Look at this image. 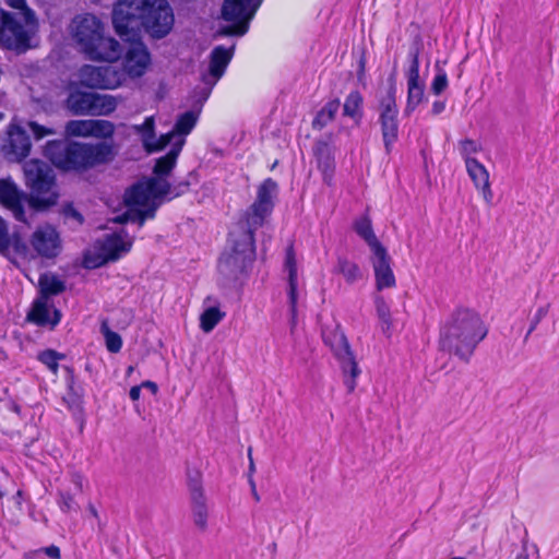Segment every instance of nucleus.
Returning <instances> with one entry per match:
<instances>
[{
  "instance_id": "ddd939ff",
  "label": "nucleus",
  "mask_w": 559,
  "mask_h": 559,
  "mask_svg": "<svg viewBox=\"0 0 559 559\" xmlns=\"http://www.w3.org/2000/svg\"><path fill=\"white\" fill-rule=\"evenodd\" d=\"M99 250L98 257L93 260L88 254L84 258V265L88 269L100 266L108 261H116L122 254L130 251L132 239L124 231L106 235L96 242Z\"/></svg>"
},
{
  "instance_id": "c756f323",
  "label": "nucleus",
  "mask_w": 559,
  "mask_h": 559,
  "mask_svg": "<svg viewBox=\"0 0 559 559\" xmlns=\"http://www.w3.org/2000/svg\"><path fill=\"white\" fill-rule=\"evenodd\" d=\"M354 229L367 242L371 252L378 250V248H383L373 233L371 221L368 216L357 219L354 224Z\"/></svg>"
},
{
  "instance_id": "7c9ffc66",
  "label": "nucleus",
  "mask_w": 559,
  "mask_h": 559,
  "mask_svg": "<svg viewBox=\"0 0 559 559\" xmlns=\"http://www.w3.org/2000/svg\"><path fill=\"white\" fill-rule=\"evenodd\" d=\"M340 105L341 104L338 99H332L326 103L313 119L312 128L322 130L325 126H328L335 118V115L340 109Z\"/></svg>"
},
{
  "instance_id": "423d86ee",
  "label": "nucleus",
  "mask_w": 559,
  "mask_h": 559,
  "mask_svg": "<svg viewBox=\"0 0 559 559\" xmlns=\"http://www.w3.org/2000/svg\"><path fill=\"white\" fill-rule=\"evenodd\" d=\"M26 186L31 189L29 204L36 209H46L57 202L55 174L45 162L32 159L24 165Z\"/></svg>"
},
{
  "instance_id": "58836bf2",
  "label": "nucleus",
  "mask_w": 559,
  "mask_h": 559,
  "mask_svg": "<svg viewBox=\"0 0 559 559\" xmlns=\"http://www.w3.org/2000/svg\"><path fill=\"white\" fill-rule=\"evenodd\" d=\"M132 129L141 135L142 144L145 147L150 145L155 138V119L153 116L146 117L142 124H134Z\"/></svg>"
},
{
  "instance_id": "c85d7f7f",
  "label": "nucleus",
  "mask_w": 559,
  "mask_h": 559,
  "mask_svg": "<svg viewBox=\"0 0 559 559\" xmlns=\"http://www.w3.org/2000/svg\"><path fill=\"white\" fill-rule=\"evenodd\" d=\"M117 99L107 94H92L90 116H108L117 108Z\"/></svg>"
},
{
  "instance_id": "bf43d9fd",
  "label": "nucleus",
  "mask_w": 559,
  "mask_h": 559,
  "mask_svg": "<svg viewBox=\"0 0 559 559\" xmlns=\"http://www.w3.org/2000/svg\"><path fill=\"white\" fill-rule=\"evenodd\" d=\"M248 457H249V476H252V474L255 471V466H254L253 459H252V449L251 448L248 449Z\"/></svg>"
},
{
  "instance_id": "a211bd4d",
  "label": "nucleus",
  "mask_w": 559,
  "mask_h": 559,
  "mask_svg": "<svg viewBox=\"0 0 559 559\" xmlns=\"http://www.w3.org/2000/svg\"><path fill=\"white\" fill-rule=\"evenodd\" d=\"M31 141L27 133L20 127L11 126L8 130V138L2 145V153L10 162H21L28 156Z\"/></svg>"
},
{
  "instance_id": "c9c22d12",
  "label": "nucleus",
  "mask_w": 559,
  "mask_h": 559,
  "mask_svg": "<svg viewBox=\"0 0 559 559\" xmlns=\"http://www.w3.org/2000/svg\"><path fill=\"white\" fill-rule=\"evenodd\" d=\"M225 317L217 307H210L200 317V326L205 332H211Z\"/></svg>"
},
{
  "instance_id": "412c9836",
  "label": "nucleus",
  "mask_w": 559,
  "mask_h": 559,
  "mask_svg": "<svg viewBox=\"0 0 559 559\" xmlns=\"http://www.w3.org/2000/svg\"><path fill=\"white\" fill-rule=\"evenodd\" d=\"M411 66L407 71V103L405 115H411L416 107L423 102L425 94V83L419 79V61L418 53H411Z\"/></svg>"
},
{
  "instance_id": "9b49d317",
  "label": "nucleus",
  "mask_w": 559,
  "mask_h": 559,
  "mask_svg": "<svg viewBox=\"0 0 559 559\" xmlns=\"http://www.w3.org/2000/svg\"><path fill=\"white\" fill-rule=\"evenodd\" d=\"M396 86L394 75L389 78L386 95L380 102V124L385 152L392 151L393 143L397 140V106L395 100Z\"/></svg>"
},
{
  "instance_id": "1a4fd4ad",
  "label": "nucleus",
  "mask_w": 559,
  "mask_h": 559,
  "mask_svg": "<svg viewBox=\"0 0 559 559\" xmlns=\"http://www.w3.org/2000/svg\"><path fill=\"white\" fill-rule=\"evenodd\" d=\"M262 0H225L222 7V17L233 25L222 27L217 34L221 36H243L249 28Z\"/></svg>"
},
{
  "instance_id": "052dcab7",
  "label": "nucleus",
  "mask_w": 559,
  "mask_h": 559,
  "mask_svg": "<svg viewBox=\"0 0 559 559\" xmlns=\"http://www.w3.org/2000/svg\"><path fill=\"white\" fill-rule=\"evenodd\" d=\"M88 509L93 516L98 518L97 510L95 509L94 506L91 504Z\"/></svg>"
},
{
  "instance_id": "c03bdc74",
  "label": "nucleus",
  "mask_w": 559,
  "mask_h": 559,
  "mask_svg": "<svg viewBox=\"0 0 559 559\" xmlns=\"http://www.w3.org/2000/svg\"><path fill=\"white\" fill-rule=\"evenodd\" d=\"M479 151L480 146L473 140L466 139L460 143V153L463 156L465 164H467V159H475L472 155Z\"/></svg>"
},
{
  "instance_id": "393cba45",
  "label": "nucleus",
  "mask_w": 559,
  "mask_h": 559,
  "mask_svg": "<svg viewBox=\"0 0 559 559\" xmlns=\"http://www.w3.org/2000/svg\"><path fill=\"white\" fill-rule=\"evenodd\" d=\"M285 270L288 275V299L290 305V311L293 319L296 317L297 312V262L295 258V252L293 246H289L286 250V259H285Z\"/></svg>"
},
{
  "instance_id": "8fccbe9b",
  "label": "nucleus",
  "mask_w": 559,
  "mask_h": 559,
  "mask_svg": "<svg viewBox=\"0 0 559 559\" xmlns=\"http://www.w3.org/2000/svg\"><path fill=\"white\" fill-rule=\"evenodd\" d=\"M28 128L36 139H43L46 135L55 134L52 129L45 128L35 121L28 122Z\"/></svg>"
},
{
  "instance_id": "72a5a7b5",
  "label": "nucleus",
  "mask_w": 559,
  "mask_h": 559,
  "mask_svg": "<svg viewBox=\"0 0 559 559\" xmlns=\"http://www.w3.org/2000/svg\"><path fill=\"white\" fill-rule=\"evenodd\" d=\"M335 271L343 275L348 284H354L361 277L359 266L345 258H338Z\"/></svg>"
},
{
  "instance_id": "f257e3e1",
  "label": "nucleus",
  "mask_w": 559,
  "mask_h": 559,
  "mask_svg": "<svg viewBox=\"0 0 559 559\" xmlns=\"http://www.w3.org/2000/svg\"><path fill=\"white\" fill-rule=\"evenodd\" d=\"M277 189L273 179H265L258 188L255 201L230 231L228 246L218 261V272L226 281L237 280L252 265L255 259L254 231L271 215Z\"/></svg>"
},
{
  "instance_id": "79ce46f5",
  "label": "nucleus",
  "mask_w": 559,
  "mask_h": 559,
  "mask_svg": "<svg viewBox=\"0 0 559 559\" xmlns=\"http://www.w3.org/2000/svg\"><path fill=\"white\" fill-rule=\"evenodd\" d=\"M177 140H178V135L176 134V132L174 130H171L170 132L160 135L158 139H156V136L153 138L150 145L147 147H145V151L147 153L162 151L168 144H171V146H173Z\"/></svg>"
},
{
  "instance_id": "7ed1b4c3",
  "label": "nucleus",
  "mask_w": 559,
  "mask_h": 559,
  "mask_svg": "<svg viewBox=\"0 0 559 559\" xmlns=\"http://www.w3.org/2000/svg\"><path fill=\"white\" fill-rule=\"evenodd\" d=\"M45 156L63 171L82 173L110 163L116 152L114 145L108 142L83 143L59 140L46 144Z\"/></svg>"
},
{
  "instance_id": "6ab92c4d",
  "label": "nucleus",
  "mask_w": 559,
  "mask_h": 559,
  "mask_svg": "<svg viewBox=\"0 0 559 559\" xmlns=\"http://www.w3.org/2000/svg\"><path fill=\"white\" fill-rule=\"evenodd\" d=\"M370 261L374 272L377 290L381 292L385 288L394 287L396 285V281L391 267V257L386 249L383 247L372 251Z\"/></svg>"
},
{
  "instance_id": "37998d69",
  "label": "nucleus",
  "mask_w": 559,
  "mask_h": 559,
  "mask_svg": "<svg viewBox=\"0 0 559 559\" xmlns=\"http://www.w3.org/2000/svg\"><path fill=\"white\" fill-rule=\"evenodd\" d=\"M63 358V355L52 349H46L38 355L39 361L46 365L53 373L58 372V361Z\"/></svg>"
},
{
  "instance_id": "a18cd8bd",
  "label": "nucleus",
  "mask_w": 559,
  "mask_h": 559,
  "mask_svg": "<svg viewBox=\"0 0 559 559\" xmlns=\"http://www.w3.org/2000/svg\"><path fill=\"white\" fill-rule=\"evenodd\" d=\"M448 87V76L444 70L438 69V72L431 83V91L436 95H440Z\"/></svg>"
},
{
  "instance_id": "4d7b16f0",
  "label": "nucleus",
  "mask_w": 559,
  "mask_h": 559,
  "mask_svg": "<svg viewBox=\"0 0 559 559\" xmlns=\"http://www.w3.org/2000/svg\"><path fill=\"white\" fill-rule=\"evenodd\" d=\"M141 385H135L130 389L129 395L132 401H138L141 394Z\"/></svg>"
},
{
  "instance_id": "4c0bfd02",
  "label": "nucleus",
  "mask_w": 559,
  "mask_h": 559,
  "mask_svg": "<svg viewBox=\"0 0 559 559\" xmlns=\"http://www.w3.org/2000/svg\"><path fill=\"white\" fill-rule=\"evenodd\" d=\"M92 120H70L64 127L68 136H91Z\"/></svg>"
},
{
  "instance_id": "13d9d810",
  "label": "nucleus",
  "mask_w": 559,
  "mask_h": 559,
  "mask_svg": "<svg viewBox=\"0 0 559 559\" xmlns=\"http://www.w3.org/2000/svg\"><path fill=\"white\" fill-rule=\"evenodd\" d=\"M141 388H147L152 391L153 394H156L157 393V384L153 381H150V380H146L144 382H142L141 384Z\"/></svg>"
},
{
  "instance_id": "49530a36",
  "label": "nucleus",
  "mask_w": 559,
  "mask_h": 559,
  "mask_svg": "<svg viewBox=\"0 0 559 559\" xmlns=\"http://www.w3.org/2000/svg\"><path fill=\"white\" fill-rule=\"evenodd\" d=\"M12 239L9 235L7 223L0 217V252L4 253L11 246Z\"/></svg>"
},
{
  "instance_id": "f8f14e48",
  "label": "nucleus",
  "mask_w": 559,
  "mask_h": 559,
  "mask_svg": "<svg viewBox=\"0 0 559 559\" xmlns=\"http://www.w3.org/2000/svg\"><path fill=\"white\" fill-rule=\"evenodd\" d=\"M173 9L167 0H147L142 27L153 37L163 38L174 26Z\"/></svg>"
},
{
  "instance_id": "680f3d73",
  "label": "nucleus",
  "mask_w": 559,
  "mask_h": 559,
  "mask_svg": "<svg viewBox=\"0 0 559 559\" xmlns=\"http://www.w3.org/2000/svg\"><path fill=\"white\" fill-rule=\"evenodd\" d=\"M249 484H250V487H251V490L254 491L255 489V483L252 478V476H249Z\"/></svg>"
},
{
  "instance_id": "6e6d98bb",
  "label": "nucleus",
  "mask_w": 559,
  "mask_h": 559,
  "mask_svg": "<svg viewBox=\"0 0 559 559\" xmlns=\"http://www.w3.org/2000/svg\"><path fill=\"white\" fill-rule=\"evenodd\" d=\"M444 108H445L444 102L436 100L432 104L431 112H432V115H439V114H441L444 110Z\"/></svg>"
},
{
  "instance_id": "20e7f679",
  "label": "nucleus",
  "mask_w": 559,
  "mask_h": 559,
  "mask_svg": "<svg viewBox=\"0 0 559 559\" xmlns=\"http://www.w3.org/2000/svg\"><path fill=\"white\" fill-rule=\"evenodd\" d=\"M70 33L81 50L93 60L114 62L122 53L119 41L105 36L104 25L95 15L75 16L70 24Z\"/></svg>"
},
{
  "instance_id": "09e8293b",
  "label": "nucleus",
  "mask_w": 559,
  "mask_h": 559,
  "mask_svg": "<svg viewBox=\"0 0 559 559\" xmlns=\"http://www.w3.org/2000/svg\"><path fill=\"white\" fill-rule=\"evenodd\" d=\"M548 309H549V306L546 305V306L539 307L536 310V313L534 314V317H533V319L531 321V325H530V329H528V331L526 333L525 338H527L531 335V333L536 329L538 323L547 316Z\"/></svg>"
},
{
  "instance_id": "9d476101",
  "label": "nucleus",
  "mask_w": 559,
  "mask_h": 559,
  "mask_svg": "<svg viewBox=\"0 0 559 559\" xmlns=\"http://www.w3.org/2000/svg\"><path fill=\"white\" fill-rule=\"evenodd\" d=\"M147 0H119L112 12V24L122 38L138 37L142 27Z\"/></svg>"
},
{
  "instance_id": "2eb2a0df",
  "label": "nucleus",
  "mask_w": 559,
  "mask_h": 559,
  "mask_svg": "<svg viewBox=\"0 0 559 559\" xmlns=\"http://www.w3.org/2000/svg\"><path fill=\"white\" fill-rule=\"evenodd\" d=\"M191 509L194 525L202 532L207 528L209 508L203 492L201 474L198 471L188 474Z\"/></svg>"
},
{
  "instance_id": "2f4dec72",
  "label": "nucleus",
  "mask_w": 559,
  "mask_h": 559,
  "mask_svg": "<svg viewBox=\"0 0 559 559\" xmlns=\"http://www.w3.org/2000/svg\"><path fill=\"white\" fill-rule=\"evenodd\" d=\"M40 295L49 298L51 295H58L66 289L64 283L53 274H43L38 281Z\"/></svg>"
},
{
  "instance_id": "4468645a",
  "label": "nucleus",
  "mask_w": 559,
  "mask_h": 559,
  "mask_svg": "<svg viewBox=\"0 0 559 559\" xmlns=\"http://www.w3.org/2000/svg\"><path fill=\"white\" fill-rule=\"evenodd\" d=\"M82 84L91 88L112 90L121 84V74L115 67L84 66L80 71Z\"/></svg>"
},
{
  "instance_id": "a19ab883",
  "label": "nucleus",
  "mask_w": 559,
  "mask_h": 559,
  "mask_svg": "<svg viewBox=\"0 0 559 559\" xmlns=\"http://www.w3.org/2000/svg\"><path fill=\"white\" fill-rule=\"evenodd\" d=\"M115 133V124L108 120H92L91 136L110 139Z\"/></svg>"
},
{
  "instance_id": "bb28decb",
  "label": "nucleus",
  "mask_w": 559,
  "mask_h": 559,
  "mask_svg": "<svg viewBox=\"0 0 559 559\" xmlns=\"http://www.w3.org/2000/svg\"><path fill=\"white\" fill-rule=\"evenodd\" d=\"M314 155L317 157L318 166L323 174V180L330 185L334 170V158L329 144L318 141L314 145Z\"/></svg>"
},
{
  "instance_id": "6e6552de",
  "label": "nucleus",
  "mask_w": 559,
  "mask_h": 559,
  "mask_svg": "<svg viewBox=\"0 0 559 559\" xmlns=\"http://www.w3.org/2000/svg\"><path fill=\"white\" fill-rule=\"evenodd\" d=\"M322 338L324 344L330 347L334 357L340 362L344 384L348 393L354 392L356 388V379L360 374V369L340 324L336 322L325 324L322 328Z\"/></svg>"
},
{
  "instance_id": "e2e57ef3",
  "label": "nucleus",
  "mask_w": 559,
  "mask_h": 559,
  "mask_svg": "<svg viewBox=\"0 0 559 559\" xmlns=\"http://www.w3.org/2000/svg\"><path fill=\"white\" fill-rule=\"evenodd\" d=\"M252 495H253V498H254L255 501L260 500V496L257 492V488L254 489V491H252Z\"/></svg>"
},
{
  "instance_id": "aec40b11",
  "label": "nucleus",
  "mask_w": 559,
  "mask_h": 559,
  "mask_svg": "<svg viewBox=\"0 0 559 559\" xmlns=\"http://www.w3.org/2000/svg\"><path fill=\"white\" fill-rule=\"evenodd\" d=\"M26 320L39 326L55 328L61 320V313L47 296H38L26 314Z\"/></svg>"
},
{
  "instance_id": "864d4df0",
  "label": "nucleus",
  "mask_w": 559,
  "mask_h": 559,
  "mask_svg": "<svg viewBox=\"0 0 559 559\" xmlns=\"http://www.w3.org/2000/svg\"><path fill=\"white\" fill-rule=\"evenodd\" d=\"M44 552L52 559H60V549L55 545L46 547Z\"/></svg>"
},
{
  "instance_id": "603ef678",
  "label": "nucleus",
  "mask_w": 559,
  "mask_h": 559,
  "mask_svg": "<svg viewBox=\"0 0 559 559\" xmlns=\"http://www.w3.org/2000/svg\"><path fill=\"white\" fill-rule=\"evenodd\" d=\"M64 215L67 217L74 218L80 224H82V222H83L82 215L72 206H68L64 209Z\"/></svg>"
},
{
  "instance_id": "f03ea898",
  "label": "nucleus",
  "mask_w": 559,
  "mask_h": 559,
  "mask_svg": "<svg viewBox=\"0 0 559 559\" xmlns=\"http://www.w3.org/2000/svg\"><path fill=\"white\" fill-rule=\"evenodd\" d=\"M488 328L480 316L468 308H457L440 330V349L468 362Z\"/></svg>"
},
{
  "instance_id": "e433bc0d",
  "label": "nucleus",
  "mask_w": 559,
  "mask_h": 559,
  "mask_svg": "<svg viewBox=\"0 0 559 559\" xmlns=\"http://www.w3.org/2000/svg\"><path fill=\"white\" fill-rule=\"evenodd\" d=\"M197 120H198V116L193 111H187V112L182 114L178 118V120L173 129L176 132V134L178 135V139L185 140V136L187 134H189L191 132V130L194 128Z\"/></svg>"
},
{
  "instance_id": "69168bd1",
  "label": "nucleus",
  "mask_w": 559,
  "mask_h": 559,
  "mask_svg": "<svg viewBox=\"0 0 559 559\" xmlns=\"http://www.w3.org/2000/svg\"><path fill=\"white\" fill-rule=\"evenodd\" d=\"M134 368L132 366H130L127 370V373L128 374H131L133 372Z\"/></svg>"
},
{
  "instance_id": "4be33fe9",
  "label": "nucleus",
  "mask_w": 559,
  "mask_h": 559,
  "mask_svg": "<svg viewBox=\"0 0 559 559\" xmlns=\"http://www.w3.org/2000/svg\"><path fill=\"white\" fill-rule=\"evenodd\" d=\"M0 203L10 210L17 221L26 223L22 192L10 178L0 179Z\"/></svg>"
},
{
  "instance_id": "f704fd0d",
  "label": "nucleus",
  "mask_w": 559,
  "mask_h": 559,
  "mask_svg": "<svg viewBox=\"0 0 559 559\" xmlns=\"http://www.w3.org/2000/svg\"><path fill=\"white\" fill-rule=\"evenodd\" d=\"M374 306L378 319L381 323V329L385 334H390V330L392 328V317L391 310L383 296L376 295L374 296Z\"/></svg>"
},
{
  "instance_id": "ea45409f",
  "label": "nucleus",
  "mask_w": 559,
  "mask_h": 559,
  "mask_svg": "<svg viewBox=\"0 0 559 559\" xmlns=\"http://www.w3.org/2000/svg\"><path fill=\"white\" fill-rule=\"evenodd\" d=\"M100 332L105 337L107 349L110 353H118L122 347V338L118 333L110 330L107 320L102 322Z\"/></svg>"
},
{
  "instance_id": "5fc2aeb1",
  "label": "nucleus",
  "mask_w": 559,
  "mask_h": 559,
  "mask_svg": "<svg viewBox=\"0 0 559 559\" xmlns=\"http://www.w3.org/2000/svg\"><path fill=\"white\" fill-rule=\"evenodd\" d=\"M5 3L14 9H19L20 11L29 10L25 5V0H5Z\"/></svg>"
},
{
  "instance_id": "3c124183",
  "label": "nucleus",
  "mask_w": 559,
  "mask_h": 559,
  "mask_svg": "<svg viewBox=\"0 0 559 559\" xmlns=\"http://www.w3.org/2000/svg\"><path fill=\"white\" fill-rule=\"evenodd\" d=\"M63 401L68 404L70 408H79L81 405V397L70 390V392L63 397Z\"/></svg>"
},
{
  "instance_id": "a878e982",
  "label": "nucleus",
  "mask_w": 559,
  "mask_h": 559,
  "mask_svg": "<svg viewBox=\"0 0 559 559\" xmlns=\"http://www.w3.org/2000/svg\"><path fill=\"white\" fill-rule=\"evenodd\" d=\"M183 144L185 140L178 139L171 146L170 151L165 156L156 160L154 166V177L164 178L170 174L177 163V158L182 150Z\"/></svg>"
},
{
  "instance_id": "cd10ccee",
  "label": "nucleus",
  "mask_w": 559,
  "mask_h": 559,
  "mask_svg": "<svg viewBox=\"0 0 559 559\" xmlns=\"http://www.w3.org/2000/svg\"><path fill=\"white\" fill-rule=\"evenodd\" d=\"M93 92L75 91L67 98V107L75 115H90Z\"/></svg>"
},
{
  "instance_id": "0eeeda50",
  "label": "nucleus",
  "mask_w": 559,
  "mask_h": 559,
  "mask_svg": "<svg viewBox=\"0 0 559 559\" xmlns=\"http://www.w3.org/2000/svg\"><path fill=\"white\" fill-rule=\"evenodd\" d=\"M36 29L37 22L31 10L16 13L1 11L0 44L3 47L25 51Z\"/></svg>"
},
{
  "instance_id": "f3484780",
  "label": "nucleus",
  "mask_w": 559,
  "mask_h": 559,
  "mask_svg": "<svg viewBox=\"0 0 559 559\" xmlns=\"http://www.w3.org/2000/svg\"><path fill=\"white\" fill-rule=\"evenodd\" d=\"M129 41V47L126 51L123 67L126 72L133 78L142 76L150 62L151 57L145 45L138 39V37L123 38Z\"/></svg>"
},
{
  "instance_id": "39448f33",
  "label": "nucleus",
  "mask_w": 559,
  "mask_h": 559,
  "mask_svg": "<svg viewBox=\"0 0 559 559\" xmlns=\"http://www.w3.org/2000/svg\"><path fill=\"white\" fill-rule=\"evenodd\" d=\"M170 193L165 178L151 177L132 186L124 193L128 211L118 216V223L138 222L142 226L146 218H153L160 204L159 199Z\"/></svg>"
},
{
  "instance_id": "dca6fc26",
  "label": "nucleus",
  "mask_w": 559,
  "mask_h": 559,
  "mask_svg": "<svg viewBox=\"0 0 559 559\" xmlns=\"http://www.w3.org/2000/svg\"><path fill=\"white\" fill-rule=\"evenodd\" d=\"M31 245L38 255L46 259L56 258L62 249L59 233L49 224L40 225L35 229Z\"/></svg>"
},
{
  "instance_id": "0e129e2a",
  "label": "nucleus",
  "mask_w": 559,
  "mask_h": 559,
  "mask_svg": "<svg viewBox=\"0 0 559 559\" xmlns=\"http://www.w3.org/2000/svg\"><path fill=\"white\" fill-rule=\"evenodd\" d=\"M515 559H527V555L526 554L519 555V556H516Z\"/></svg>"
},
{
  "instance_id": "473e14b6",
  "label": "nucleus",
  "mask_w": 559,
  "mask_h": 559,
  "mask_svg": "<svg viewBox=\"0 0 559 559\" xmlns=\"http://www.w3.org/2000/svg\"><path fill=\"white\" fill-rule=\"evenodd\" d=\"M361 104L362 97L360 93L357 91L350 92L345 99L343 114L359 122L362 117Z\"/></svg>"
},
{
  "instance_id": "de8ad7c7",
  "label": "nucleus",
  "mask_w": 559,
  "mask_h": 559,
  "mask_svg": "<svg viewBox=\"0 0 559 559\" xmlns=\"http://www.w3.org/2000/svg\"><path fill=\"white\" fill-rule=\"evenodd\" d=\"M59 507L66 513L76 510V503L68 492H60Z\"/></svg>"
},
{
  "instance_id": "b1692460",
  "label": "nucleus",
  "mask_w": 559,
  "mask_h": 559,
  "mask_svg": "<svg viewBox=\"0 0 559 559\" xmlns=\"http://www.w3.org/2000/svg\"><path fill=\"white\" fill-rule=\"evenodd\" d=\"M466 171L487 205L492 204L493 192L490 185V176L487 168L477 159H467Z\"/></svg>"
},
{
  "instance_id": "338daca9",
  "label": "nucleus",
  "mask_w": 559,
  "mask_h": 559,
  "mask_svg": "<svg viewBox=\"0 0 559 559\" xmlns=\"http://www.w3.org/2000/svg\"><path fill=\"white\" fill-rule=\"evenodd\" d=\"M3 118V114H0V120Z\"/></svg>"
},
{
  "instance_id": "5701e85b",
  "label": "nucleus",
  "mask_w": 559,
  "mask_h": 559,
  "mask_svg": "<svg viewBox=\"0 0 559 559\" xmlns=\"http://www.w3.org/2000/svg\"><path fill=\"white\" fill-rule=\"evenodd\" d=\"M234 50L235 45L229 48L217 46L212 50L210 56L209 74L203 76L204 82L210 84L211 87L223 76L226 67L234 56Z\"/></svg>"
}]
</instances>
